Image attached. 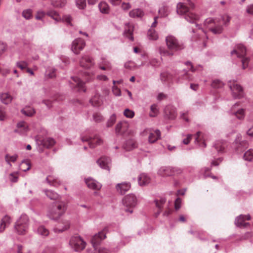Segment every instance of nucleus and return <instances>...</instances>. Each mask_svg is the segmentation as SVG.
Segmentation results:
<instances>
[{"label":"nucleus","instance_id":"obj_1","mask_svg":"<svg viewBox=\"0 0 253 253\" xmlns=\"http://www.w3.org/2000/svg\"><path fill=\"white\" fill-rule=\"evenodd\" d=\"M67 204L63 201H58L50 207L47 212L48 217L52 220H57L65 212Z\"/></svg>","mask_w":253,"mask_h":253},{"label":"nucleus","instance_id":"obj_2","mask_svg":"<svg viewBox=\"0 0 253 253\" xmlns=\"http://www.w3.org/2000/svg\"><path fill=\"white\" fill-rule=\"evenodd\" d=\"M177 12L179 14H184L185 19L190 23H195L196 27L200 29V25L197 24L199 17L193 12L189 11L188 8L183 3L179 2L177 5Z\"/></svg>","mask_w":253,"mask_h":253},{"label":"nucleus","instance_id":"obj_3","mask_svg":"<svg viewBox=\"0 0 253 253\" xmlns=\"http://www.w3.org/2000/svg\"><path fill=\"white\" fill-rule=\"evenodd\" d=\"M29 229V218L26 214H22L14 225V231L18 235L26 234Z\"/></svg>","mask_w":253,"mask_h":253},{"label":"nucleus","instance_id":"obj_4","mask_svg":"<svg viewBox=\"0 0 253 253\" xmlns=\"http://www.w3.org/2000/svg\"><path fill=\"white\" fill-rule=\"evenodd\" d=\"M246 49L245 46L241 44H237L235 49L231 52V55H236L238 57L242 58L243 69H246L248 66L249 58L245 57Z\"/></svg>","mask_w":253,"mask_h":253},{"label":"nucleus","instance_id":"obj_5","mask_svg":"<svg viewBox=\"0 0 253 253\" xmlns=\"http://www.w3.org/2000/svg\"><path fill=\"white\" fill-rule=\"evenodd\" d=\"M204 24L205 26L214 34H219L222 32V27L219 25V20L217 18H207L205 20Z\"/></svg>","mask_w":253,"mask_h":253},{"label":"nucleus","instance_id":"obj_6","mask_svg":"<svg viewBox=\"0 0 253 253\" xmlns=\"http://www.w3.org/2000/svg\"><path fill=\"white\" fill-rule=\"evenodd\" d=\"M123 204L125 207V211L131 213L133 209L136 206L137 202L136 197L133 194L126 195L123 199Z\"/></svg>","mask_w":253,"mask_h":253},{"label":"nucleus","instance_id":"obj_7","mask_svg":"<svg viewBox=\"0 0 253 253\" xmlns=\"http://www.w3.org/2000/svg\"><path fill=\"white\" fill-rule=\"evenodd\" d=\"M166 42L168 48L170 50L176 51L184 48L183 43L179 42L175 37L169 35L166 38Z\"/></svg>","mask_w":253,"mask_h":253},{"label":"nucleus","instance_id":"obj_8","mask_svg":"<svg viewBox=\"0 0 253 253\" xmlns=\"http://www.w3.org/2000/svg\"><path fill=\"white\" fill-rule=\"evenodd\" d=\"M69 245L75 251L83 250L85 247V242L80 236H73L70 240Z\"/></svg>","mask_w":253,"mask_h":253},{"label":"nucleus","instance_id":"obj_9","mask_svg":"<svg viewBox=\"0 0 253 253\" xmlns=\"http://www.w3.org/2000/svg\"><path fill=\"white\" fill-rule=\"evenodd\" d=\"M228 85L231 90L232 96L235 98H240L244 96V91L242 86L234 82L230 81Z\"/></svg>","mask_w":253,"mask_h":253},{"label":"nucleus","instance_id":"obj_10","mask_svg":"<svg viewBox=\"0 0 253 253\" xmlns=\"http://www.w3.org/2000/svg\"><path fill=\"white\" fill-rule=\"evenodd\" d=\"M144 134L148 136V141L150 143L155 142L161 137V132L158 129H146L144 130Z\"/></svg>","mask_w":253,"mask_h":253},{"label":"nucleus","instance_id":"obj_11","mask_svg":"<svg viewBox=\"0 0 253 253\" xmlns=\"http://www.w3.org/2000/svg\"><path fill=\"white\" fill-rule=\"evenodd\" d=\"M85 45L84 41L81 38H78L73 41L71 50L75 54H79L82 50Z\"/></svg>","mask_w":253,"mask_h":253},{"label":"nucleus","instance_id":"obj_12","mask_svg":"<svg viewBox=\"0 0 253 253\" xmlns=\"http://www.w3.org/2000/svg\"><path fill=\"white\" fill-rule=\"evenodd\" d=\"M80 63L82 67L85 69H90L95 65L94 59L88 55L83 56L80 61Z\"/></svg>","mask_w":253,"mask_h":253},{"label":"nucleus","instance_id":"obj_13","mask_svg":"<svg viewBox=\"0 0 253 253\" xmlns=\"http://www.w3.org/2000/svg\"><path fill=\"white\" fill-rule=\"evenodd\" d=\"M81 139L83 142L88 141V144L91 148H93L97 145H100L102 143V139L97 135L94 136L93 138L90 136L84 137L82 136Z\"/></svg>","mask_w":253,"mask_h":253},{"label":"nucleus","instance_id":"obj_14","mask_svg":"<svg viewBox=\"0 0 253 253\" xmlns=\"http://www.w3.org/2000/svg\"><path fill=\"white\" fill-rule=\"evenodd\" d=\"M246 219H251V216L249 214L244 215H240L238 216L235 220V225L240 228H245L249 225V223L245 221Z\"/></svg>","mask_w":253,"mask_h":253},{"label":"nucleus","instance_id":"obj_15","mask_svg":"<svg viewBox=\"0 0 253 253\" xmlns=\"http://www.w3.org/2000/svg\"><path fill=\"white\" fill-rule=\"evenodd\" d=\"M99 69L102 70H110L112 69V65L110 62L105 56H101L100 60L97 63Z\"/></svg>","mask_w":253,"mask_h":253},{"label":"nucleus","instance_id":"obj_16","mask_svg":"<svg viewBox=\"0 0 253 253\" xmlns=\"http://www.w3.org/2000/svg\"><path fill=\"white\" fill-rule=\"evenodd\" d=\"M131 188V184L129 182H123L118 183L116 186V189L118 193L124 194Z\"/></svg>","mask_w":253,"mask_h":253},{"label":"nucleus","instance_id":"obj_17","mask_svg":"<svg viewBox=\"0 0 253 253\" xmlns=\"http://www.w3.org/2000/svg\"><path fill=\"white\" fill-rule=\"evenodd\" d=\"M129 128V124L126 122H121L116 126V132L117 134H123L126 133Z\"/></svg>","mask_w":253,"mask_h":253},{"label":"nucleus","instance_id":"obj_18","mask_svg":"<svg viewBox=\"0 0 253 253\" xmlns=\"http://www.w3.org/2000/svg\"><path fill=\"white\" fill-rule=\"evenodd\" d=\"M28 130L27 124L25 122L22 121L17 124L16 128L14 130V132L21 135H24Z\"/></svg>","mask_w":253,"mask_h":253},{"label":"nucleus","instance_id":"obj_19","mask_svg":"<svg viewBox=\"0 0 253 253\" xmlns=\"http://www.w3.org/2000/svg\"><path fill=\"white\" fill-rule=\"evenodd\" d=\"M97 163L101 168L110 170L111 160L109 158L102 157L97 161Z\"/></svg>","mask_w":253,"mask_h":253},{"label":"nucleus","instance_id":"obj_20","mask_svg":"<svg viewBox=\"0 0 253 253\" xmlns=\"http://www.w3.org/2000/svg\"><path fill=\"white\" fill-rule=\"evenodd\" d=\"M72 81L71 82L72 87H77L80 91H85L84 87V83L80 80L78 77H75L72 78Z\"/></svg>","mask_w":253,"mask_h":253},{"label":"nucleus","instance_id":"obj_21","mask_svg":"<svg viewBox=\"0 0 253 253\" xmlns=\"http://www.w3.org/2000/svg\"><path fill=\"white\" fill-rule=\"evenodd\" d=\"M70 225V223L68 220H62L61 222L58 223L54 230L55 232H62L69 229Z\"/></svg>","mask_w":253,"mask_h":253},{"label":"nucleus","instance_id":"obj_22","mask_svg":"<svg viewBox=\"0 0 253 253\" xmlns=\"http://www.w3.org/2000/svg\"><path fill=\"white\" fill-rule=\"evenodd\" d=\"M85 183L89 188L93 190H99L102 187V185L95 180L91 178H87L85 179Z\"/></svg>","mask_w":253,"mask_h":253},{"label":"nucleus","instance_id":"obj_23","mask_svg":"<svg viewBox=\"0 0 253 253\" xmlns=\"http://www.w3.org/2000/svg\"><path fill=\"white\" fill-rule=\"evenodd\" d=\"M138 182L140 186H146L150 183L151 178L147 174L142 173L138 176Z\"/></svg>","mask_w":253,"mask_h":253},{"label":"nucleus","instance_id":"obj_24","mask_svg":"<svg viewBox=\"0 0 253 253\" xmlns=\"http://www.w3.org/2000/svg\"><path fill=\"white\" fill-rule=\"evenodd\" d=\"M133 28V26L130 23H126L125 24L124 35L131 41H133L134 40L132 36Z\"/></svg>","mask_w":253,"mask_h":253},{"label":"nucleus","instance_id":"obj_25","mask_svg":"<svg viewBox=\"0 0 253 253\" xmlns=\"http://www.w3.org/2000/svg\"><path fill=\"white\" fill-rule=\"evenodd\" d=\"M106 238V235L104 231L99 232L98 234L94 235L91 239V243L93 246L97 245L103 239Z\"/></svg>","mask_w":253,"mask_h":253},{"label":"nucleus","instance_id":"obj_26","mask_svg":"<svg viewBox=\"0 0 253 253\" xmlns=\"http://www.w3.org/2000/svg\"><path fill=\"white\" fill-rule=\"evenodd\" d=\"M231 114L233 116L236 117L238 119L242 120L244 119L245 110L243 109H239L237 110H234V106L232 108Z\"/></svg>","mask_w":253,"mask_h":253},{"label":"nucleus","instance_id":"obj_27","mask_svg":"<svg viewBox=\"0 0 253 253\" xmlns=\"http://www.w3.org/2000/svg\"><path fill=\"white\" fill-rule=\"evenodd\" d=\"M158 51L162 56L161 58L162 61L163 60V56L171 57L174 55V52L172 50H170L168 48L166 49L162 46H160L158 48Z\"/></svg>","mask_w":253,"mask_h":253},{"label":"nucleus","instance_id":"obj_28","mask_svg":"<svg viewBox=\"0 0 253 253\" xmlns=\"http://www.w3.org/2000/svg\"><path fill=\"white\" fill-rule=\"evenodd\" d=\"M34 231L42 236H47L49 234L48 230L43 225H40L38 227L36 225L34 226Z\"/></svg>","mask_w":253,"mask_h":253},{"label":"nucleus","instance_id":"obj_29","mask_svg":"<svg viewBox=\"0 0 253 253\" xmlns=\"http://www.w3.org/2000/svg\"><path fill=\"white\" fill-rule=\"evenodd\" d=\"M158 174L162 176H172L171 168L161 167L158 171Z\"/></svg>","mask_w":253,"mask_h":253},{"label":"nucleus","instance_id":"obj_30","mask_svg":"<svg viewBox=\"0 0 253 253\" xmlns=\"http://www.w3.org/2000/svg\"><path fill=\"white\" fill-rule=\"evenodd\" d=\"M195 143L199 144L201 147H205L206 146V143L203 140V135L201 132L198 131L197 132L195 137Z\"/></svg>","mask_w":253,"mask_h":253},{"label":"nucleus","instance_id":"obj_31","mask_svg":"<svg viewBox=\"0 0 253 253\" xmlns=\"http://www.w3.org/2000/svg\"><path fill=\"white\" fill-rule=\"evenodd\" d=\"M129 15L132 18H141L144 15V12L140 8H136L131 10Z\"/></svg>","mask_w":253,"mask_h":253},{"label":"nucleus","instance_id":"obj_32","mask_svg":"<svg viewBox=\"0 0 253 253\" xmlns=\"http://www.w3.org/2000/svg\"><path fill=\"white\" fill-rule=\"evenodd\" d=\"M165 113L170 119H173L176 117L175 108L171 106H167L165 109Z\"/></svg>","mask_w":253,"mask_h":253},{"label":"nucleus","instance_id":"obj_33","mask_svg":"<svg viewBox=\"0 0 253 253\" xmlns=\"http://www.w3.org/2000/svg\"><path fill=\"white\" fill-rule=\"evenodd\" d=\"M90 102L93 106H99L101 105L102 100L100 96L98 93H96L94 96L90 99Z\"/></svg>","mask_w":253,"mask_h":253},{"label":"nucleus","instance_id":"obj_34","mask_svg":"<svg viewBox=\"0 0 253 253\" xmlns=\"http://www.w3.org/2000/svg\"><path fill=\"white\" fill-rule=\"evenodd\" d=\"M123 147L126 151H130L136 147V143L134 140L129 139L126 142Z\"/></svg>","mask_w":253,"mask_h":253},{"label":"nucleus","instance_id":"obj_35","mask_svg":"<svg viewBox=\"0 0 253 253\" xmlns=\"http://www.w3.org/2000/svg\"><path fill=\"white\" fill-rule=\"evenodd\" d=\"M0 99L3 104H8L11 102L13 98L9 93H3L0 95Z\"/></svg>","mask_w":253,"mask_h":253},{"label":"nucleus","instance_id":"obj_36","mask_svg":"<svg viewBox=\"0 0 253 253\" xmlns=\"http://www.w3.org/2000/svg\"><path fill=\"white\" fill-rule=\"evenodd\" d=\"M47 182L50 185L54 186H58L61 184V181L52 175H49L46 179Z\"/></svg>","mask_w":253,"mask_h":253},{"label":"nucleus","instance_id":"obj_37","mask_svg":"<svg viewBox=\"0 0 253 253\" xmlns=\"http://www.w3.org/2000/svg\"><path fill=\"white\" fill-rule=\"evenodd\" d=\"M46 14L53 19L55 21L58 22L61 20L62 18L59 14L55 10L48 11Z\"/></svg>","mask_w":253,"mask_h":253},{"label":"nucleus","instance_id":"obj_38","mask_svg":"<svg viewBox=\"0 0 253 253\" xmlns=\"http://www.w3.org/2000/svg\"><path fill=\"white\" fill-rule=\"evenodd\" d=\"M225 146V142L220 140L217 141L214 145V147L218 152H222L224 150Z\"/></svg>","mask_w":253,"mask_h":253},{"label":"nucleus","instance_id":"obj_39","mask_svg":"<svg viewBox=\"0 0 253 253\" xmlns=\"http://www.w3.org/2000/svg\"><path fill=\"white\" fill-rule=\"evenodd\" d=\"M98 7L101 12L103 13H108L109 12V7L108 4L104 1H102L98 4Z\"/></svg>","mask_w":253,"mask_h":253},{"label":"nucleus","instance_id":"obj_40","mask_svg":"<svg viewBox=\"0 0 253 253\" xmlns=\"http://www.w3.org/2000/svg\"><path fill=\"white\" fill-rule=\"evenodd\" d=\"M169 8L166 6H163L159 10V14L161 17H166L169 13Z\"/></svg>","mask_w":253,"mask_h":253},{"label":"nucleus","instance_id":"obj_41","mask_svg":"<svg viewBox=\"0 0 253 253\" xmlns=\"http://www.w3.org/2000/svg\"><path fill=\"white\" fill-rule=\"evenodd\" d=\"M51 4L56 7H62L66 3V0H51Z\"/></svg>","mask_w":253,"mask_h":253},{"label":"nucleus","instance_id":"obj_42","mask_svg":"<svg viewBox=\"0 0 253 253\" xmlns=\"http://www.w3.org/2000/svg\"><path fill=\"white\" fill-rule=\"evenodd\" d=\"M46 195L51 200H56L58 198L59 195L57 193L52 190H44Z\"/></svg>","mask_w":253,"mask_h":253},{"label":"nucleus","instance_id":"obj_43","mask_svg":"<svg viewBox=\"0 0 253 253\" xmlns=\"http://www.w3.org/2000/svg\"><path fill=\"white\" fill-rule=\"evenodd\" d=\"M147 35L149 39L151 40H157L159 38L158 34L153 29L149 30Z\"/></svg>","mask_w":253,"mask_h":253},{"label":"nucleus","instance_id":"obj_44","mask_svg":"<svg viewBox=\"0 0 253 253\" xmlns=\"http://www.w3.org/2000/svg\"><path fill=\"white\" fill-rule=\"evenodd\" d=\"M55 143V140L52 138H46L43 140V145L46 148L53 146Z\"/></svg>","mask_w":253,"mask_h":253},{"label":"nucleus","instance_id":"obj_45","mask_svg":"<svg viewBox=\"0 0 253 253\" xmlns=\"http://www.w3.org/2000/svg\"><path fill=\"white\" fill-rule=\"evenodd\" d=\"M21 112L25 116L30 117L35 114V111L31 107H25L21 110Z\"/></svg>","mask_w":253,"mask_h":253},{"label":"nucleus","instance_id":"obj_46","mask_svg":"<svg viewBox=\"0 0 253 253\" xmlns=\"http://www.w3.org/2000/svg\"><path fill=\"white\" fill-rule=\"evenodd\" d=\"M218 19L219 20V25H221V23L222 22L224 25H226L229 23L231 17L227 14H224Z\"/></svg>","mask_w":253,"mask_h":253},{"label":"nucleus","instance_id":"obj_47","mask_svg":"<svg viewBox=\"0 0 253 253\" xmlns=\"http://www.w3.org/2000/svg\"><path fill=\"white\" fill-rule=\"evenodd\" d=\"M18 158L17 155H14L12 156H10L8 154L6 155L5 156V160L7 163L9 165L11 166L10 162H15Z\"/></svg>","mask_w":253,"mask_h":253},{"label":"nucleus","instance_id":"obj_48","mask_svg":"<svg viewBox=\"0 0 253 253\" xmlns=\"http://www.w3.org/2000/svg\"><path fill=\"white\" fill-rule=\"evenodd\" d=\"M244 159L246 161H251L253 160V150L249 149L246 151L244 155Z\"/></svg>","mask_w":253,"mask_h":253},{"label":"nucleus","instance_id":"obj_49","mask_svg":"<svg viewBox=\"0 0 253 253\" xmlns=\"http://www.w3.org/2000/svg\"><path fill=\"white\" fill-rule=\"evenodd\" d=\"M166 199L164 197H161L159 199L155 200L156 207L160 210L163 207V205L166 203Z\"/></svg>","mask_w":253,"mask_h":253},{"label":"nucleus","instance_id":"obj_50","mask_svg":"<svg viewBox=\"0 0 253 253\" xmlns=\"http://www.w3.org/2000/svg\"><path fill=\"white\" fill-rule=\"evenodd\" d=\"M16 66L21 70H25L28 68V64L25 61H19L16 62Z\"/></svg>","mask_w":253,"mask_h":253},{"label":"nucleus","instance_id":"obj_51","mask_svg":"<svg viewBox=\"0 0 253 253\" xmlns=\"http://www.w3.org/2000/svg\"><path fill=\"white\" fill-rule=\"evenodd\" d=\"M76 4L80 9H84L86 7V0H76Z\"/></svg>","mask_w":253,"mask_h":253},{"label":"nucleus","instance_id":"obj_52","mask_svg":"<svg viewBox=\"0 0 253 253\" xmlns=\"http://www.w3.org/2000/svg\"><path fill=\"white\" fill-rule=\"evenodd\" d=\"M158 113V107L156 104H153L151 106V111L150 113V116L151 117H155Z\"/></svg>","mask_w":253,"mask_h":253},{"label":"nucleus","instance_id":"obj_53","mask_svg":"<svg viewBox=\"0 0 253 253\" xmlns=\"http://www.w3.org/2000/svg\"><path fill=\"white\" fill-rule=\"evenodd\" d=\"M171 78V76L168 72L162 73L160 75V79L162 82H167Z\"/></svg>","mask_w":253,"mask_h":253},{"label":"nucleus","instance_id":"obj_54","mask_svg":"<svg viewBox=\"0 0 253 253\" xmlns=\"http://www.w3.org/2000/svg\"><path fill=\"white\" fill-rule=\"evenodd\" d=\"M116 121V116L115 114L112 115L110 118L108 119L107 122V126L111 127L112 126Z\"/></svg>","mask_w":253,"mask_h":253},{"label":"nucleus","instance_id":"obj_55","mask_svg":"<svg viewBox=\"0 0 253 253\" xmlns=\"http://www.w3.org/2000/svg\"><path fill=\"white\" fill-rule=\"evenodd\" d=\"M183 170L178 167L171 168V173L172 175H179L182 173Z\"/></svg>","mask_w":253,"mask_h":253},{"label":"nucleus","instance_id":"obj_56","mask_svg":"<svg viewBox=\"0 0 253 253\" xmlns=\"http://www.w3.org/2000/svg\"><path fill=\"white\" fill-rule=\"evenodd\" d=\"M211 86L214 88H220L223 86V84L220 80H215L213 81Z\"/></svg>","mask_w":253,"mask_h":253},{"label":"nucleus","instance_id":"obj_57","mask_svg":"<svg viewBox=\"0 0 253 253\" xmlns=\"http://www.w3.org/2000/svg\"><path fill=\"white\" fill-rule=\"evenodd\" d=\"M124 115L128 118H132L134 117V113L133 111L126 109L124 111Z\"/></svg>","mask_w":253,"mask_h":253},{"label":"nucleus","instance_id":"obj_58","mask_svg":"<svg viewBox=\"0 0 253 253\" xmlns=\"http://www.w3.org/2000/svg\"><path fill=\"white\" fill-rule=\"evenodd\" d=\"M93 119L95 122L99 123L103 120V117L100 114L95 113L93 115Z\"/></svg>","mask_w":253,"mask_h":253},{"label":"nucleus","instance_id":"obj_59","mask_svg":"<svg viewBox=\"0 0 253 253\" xmlns=\"http://www.w3.org/2000/svg\"><path fill=\"white\" fill-rule=\"evenodd\" d=\"M23 16L26 19H29L32 17V10L30 9L24 10L22 12Z\"/></svg>","mask_w":253,"mask_h":253},{"label":"nucleus","instance_id":"obj_60","mask_svg":"<svg viewBox=\"0 0 253 253\" xmlns=\"http://www.w3.org/2000/svg\"><path fill=\"white\" fill-rule=\"evenodd\" d=\"M1 221L6 227L10 224L11 218L8 215H5L1 219Z\"/></svg>","mask_w":253,"mask_h":253},{"label":"nucleus","instance_id":"obj_61","mask_svg":"<svg viewBox=\"0 0 253 253\" xmlns=\"http://www.w3.org/2000/svg\"><path fill=\"white\" fill-rule=\"evenodd\" d=\"M46 75L50 78H52L55 76V70L53 68H49L46 71Z\"/></svg>","mask_w":253,"mask_h":253},{"label":"nucleus","instance_id":"obj_62","mask_svg":"<svg viewBox=\"0 0 253 253\" xmlns=\"http://www.w3.org/2000/svg\"><path fill=\"white\" fill-rule=\"evenodd\" d=\"M30 166L28 162L23 161L21 164V169L22 170L26 171L30 169Z\"/></svg>","mask_w":253,"mask_h":253},{"label":"nucleus","instance_id":"obj_63","mask_svg":"<svg viewBox=\"0 0 253 253\" xmlns=\"http://www.w3.org/2000/svg\"><path fill=\"white\" fill-rule=\"evenodd\" d=\"M45 14L46 13L43 10H39L37 13L36 18L37 20H41L45 15Z\"/></svg>","mask_w":253,"mask_h":253},{"label":"nucleus","instance_id":"obj_64","mask_svg":"<svg viewBox=\"0 0 253 253\" xmlns=\"http://www.w3.org/2000/svg\"><path fill=\"white\" fill-rule=\"evenodd\" d=\"M6 119V114L3 107H0V121H4Z\"/></svg>","mask_w":253,"mask_h":253}]
</instances>
